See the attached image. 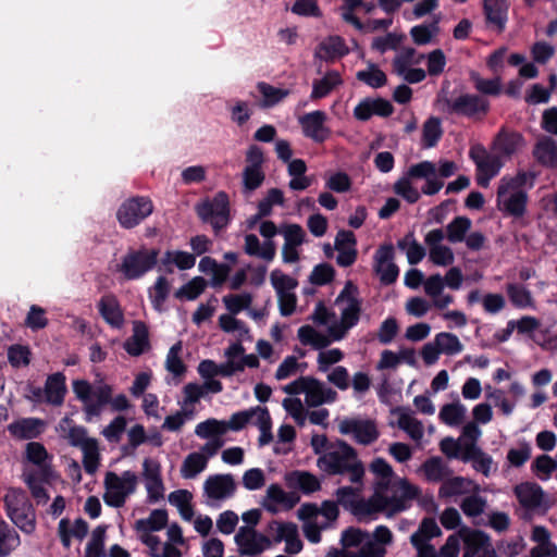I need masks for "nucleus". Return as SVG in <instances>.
I'll list each match as a JSON object with an SVG mask.
<instances>
[{
  "instance_id": "f257e3e1",
  "label": "nucleus",
  "mask_w": 557,
  "mask_h": 557,
  "mask_svg": "<svg viewBox=\"0 0 557 557\" xmlns=\"http://www.w3.org/2000/svg\"><path fill=\"white\" fill-rule=\"evenodd\" d=\"M443 111L450 115L467 117L473 121L483 120L491 110V102L479 94L461 92L455 97L440 99Z\"/></svg>"
},
{
  "instance_id": "f03ea898",
  "label": "nucleus",
  "mask_w": 557,
  "mask_h": 557,
  "mask_svg": "<svg viewBox=\"0 0 557 557\" xmlns=\"http://www.w3.org/2000/svg\"><path fill=\"white\" fill-rule=\"evenodd\" d=\"M72 386L76 398L84 404L86 422H91L94 418L101 414L113 393L112 386L109 384H100L94 388L86 380H75Z\"/></svg>"
},
{
  "instance_id": "7ed1b4c3",
  "label": "nucleus",
  "mask_w": 557,
  "mask_h": 557,
  "mask_svg": "<svg viewBox=\"0 0 557 557\" xmlns=\"http://www.w3.org/2000/svg\"><path fill=\"white\" fill-rule=\"evenodd\" d=\"M195 210L202 222L211 224L216 235L230 224V198L225 191L197 203Z\"/></svg>"
},
{
  "instance_id": "20e7f679",
  "label": "nucleus",
  "mask_w": 557,
  "mask_h": 557,
  "mask_svg": "<svg viewBox=\"0 0 557 557\" xmlns=\"http://www.w3.org/2000/svg\"><path fill=\"white\" fill-rule=\"evenodd\" d=\"M158 258L159 249L156 248L148 249L143 246L136 250L129 249L119 265V272L126 280H138L157 265Z\"/></svg>"
},
{
  "instance_id": "39448f33",
  "label": "nucleus",
  "mask_w": 557,
  "mask_h": 557,
  "mask_svg": "<svg viewBox=\"0 0 557 557\" xmlns=\"http://www.w3.org/2000/svg\"><path fill=\"white\" fill-rule=\"evenodd\" d=\"M154 209L147 196H132L125 199L116 210V220L122 228L132 230L144 222Z\"/></svg>"
},
{
  "instance_id": "423d86ee",
  "label": "nucleus",
  "mask_w": 557,
  "mask_h": 557,
  "mask_svg": "<svg viewBox=\"0 0 557 557\" xmlns=\"http://www.w3.org/2000/svg\"><path fill=\"white\" fill-rule=\"evenodd\" d=\"M338 450L324 454L319 458L318 465L329 474L347 473L349 465L357 459L356 449L343 440L337 441Z\"/></svg>"
},
{
  "instance_id": "0eeeda50",
  "label": "nucleus",
  "mask_w": 557,
  "mask_h": 557,
  "mask_svg": "<svg viewBox=\"0 0 557 557\" xmlns=\"http://www.w3.org/2000/svg\"><path fill=\"white\" fill-rule=\"evenodd\" d=\"M326 120L327 114L324 111L315 110L305 113L298 122L306 138L315 144H323L332 134L331 128L325 125Z\"/></svg>"
},
{
  "instance_id": "6e6552de",
  "label": "nucleus",
  "mask_w": 557,
  "mask_h": 557,
  "mask_svg": "<svg viewBox=\"0 0 557 557\" xmlns=\"http://www.w3.org/2000/svg\"><path fill=\"white\" fill-rule=\"evenodd\" d=\"M338 430L344 435L354 434L356 442L361 445H370L380 436L373 420L346 418L339 422Z\"/></svg>"
},
{
  "instance_id": "1a4fd4ad",
  "label": "nucleus",
  "mask_w": 557,
  "mask_h": 557,
  "mask_svg": "<svg viewBox=\"0 0 557 557\" xmlns=\"http://www.w3.org/2000/svg\"><path fill=\"white\" fill-rule=\"evenodd\" d=\"M394 247L392 244H385L379 247L374 255V270L383 285L394 284L399 275L398 267L393 262Z\"/></svg>"
},
{
  "instance_id": "9d476101",
  "label": "nucleus",
  "mask_w": 557,
  "mask_h": 557,
  "mask_svg": "<svg viewBox=\"0 0 557 557\" xmlns=\"http://www.w3.org/2000/svg\"><path fill=\"white\" fill-rule=\"evenodd\" d=\"M420 495V488L412 485L406 479H399L392 486V495H385L389 503L386 505V511L389 515L398 513L408 508L407 500L416 499Z\"/></svg>"
},
{
  "instance_id": "9b49d317",
  "label": "nucleus",
  "mask_w": 557,
  "mask_h": 557,
  "mask_svg": "<svg viewBox=\"0 0 557 557\" xmlns=\"http://www.w3.org/2000/svg\"><path fill=\"white\" fill-rule=\"evenodd\" d=\"M53 478L52 467L42 469L24 470L22 479L30 491L32 496L38 504L47 503L49 494L41 483H49Z\"/></svg>"
},
{
  "instance_id": "f8f14e48",
  "label": "nucleus",
  "mask_w": 557,
  "mask_h": 557,
  "mask_svg": "<svg viewBox=\"0 0 557 557\" xmlns=\"http://www.w3.org/2000/svg\"><path fill=\"white\" fill-rule=\"evenodd\" d=\"M284 236L282 259L284 263H295L299 260L297 248L305 242L306 233L299 224H286L281 228Z\"/></svg>"
},
{
  "instance_id": "ddd939ff",
  "label": "nucleus",
  "mask_w": 557,
  "mask_h": 557,
  "mask_svg": "<svg viewBox=\"0 0 557 557\" xmlns=\"http://www.w3.org/2000/svg\"><path fill=\"white\" fill-rule=\"evenodd\" d=\"M444 239V232L442 228L430 231L424 238L425 244L430 248V260L441 267H447L455 260L453 250L441 242Z\"/></svg>"
},
{
  "instance_id": "4468645a",
  "label": "nucleus",
  "mask_w": 557,
  "mask_h": 557,
  "mask_svg": "<svg viewBox=\"0 0 557 557\" xmlns=\"http://www.w3.org/2000/svg\"><path fill=\"white\" fill-rule=\"evenodd\" d=\"M205 493L212 499H224L234 495L236 483L232 474L210 475L203 484Z\"/></svg>"
},
{
  "instance_id": "2eb2a0df",
  "label": "nucleus",
  "mask_w": 557,
  "mask_h": 557,
  "mask_svg": "<svg viewBox=\"0 0 557 557\" xmlns=\"http://www.w3.org/2000/svg\"><path fill=\"white\" fill-rule=\"evenodd\" d=\"M46 422L39 418H21L8 425L10 435L16 440H34L45 431Z\"/></svg>"
},
{
  "instance_id": "dca6fc26",
  "label": "nucleus",
  "mask_w": 557,
  "mask_h": 557,
  "mask_svg": "<svg viewBox=\"0 0 557 557\" xmlns=\"http://www.w3.org/2000/svg\"><path fill=\"white\" fill-rule=\"evenodd\" d=\"M102 319L112 327L121 329L124 324V313L115 295H103L98 302Z\"/></svg>"
},
{
  "instance_id": "f3484780",
  "label": "nucleus",
  "mask_w": 557,
  "mask_h": 557,
  "mask_svg": "<svg viewBox=\"0 0 557 557\" xmlns=\"http://www.w3.org/2000/svg\"><path fill=\"white\" fill-rule=\"evenodd\" d=\"M150 348L148 326L143 321H134L133 335L124 343V349L133 357L143 355Z\"/></svg>"
},
{
  "instance_id": "a211bd4d",
  "label": "nucleus",
  "mask_w": 557,
  "mask_h": 557,
  "mask_svg": "<svg viewBox=\"0 0 557 557\" xmlns=\"http://www.w3.org/2000/svg\"><path fill=\"white\" fill-rule=\"evenodd\" d=\"M509 4L506 0H483V11L487 24L493 25L498 33L505 30L508 20Z\"/></svg>"
},
{
  "instance_id": "6ab92c4d",
  "label": "nucleus",
  "mask_w": 557,
  "mask_h": 557,
  "mask_svg": "<svg viewBox=\"0 0 557 557\" xmlns=\"http://www.w3.org/2000/svg\"><path fill=\"white\" fill-rule=\"evenodd\" d=\"M361 314V300L357 297H349V304L342 311L341 326L330 329L334 339H341L344 333L357 325Z\"/></svg>"
},
{
  "instance_id": "aec40b11",
  "label": "nucleus",
  "mask_w": 557,
  "mask_h": 557,
  "mask_svg": "<svg viewBox=\"0 0 557 557\" xmlns=\"http://www.w3.org/2000/svg\"><path fill=\"white\" fill-rule=\"evenodd\" d=\"M88 523L83 518L76 519L73 528H70V520L67 518L61 519L58 525V534L62 546L65 549H70L72 545L71 537L73 536L82 541L88 534Z\"/></svg>"
},
{
  "instance_id": "412c9836",
  "label": "nucleus",
  "mask_w": 557,
  "mask_h": 557,
  "mask_svg": "<svg viewBox=\"0 0 557 557\" xmlns=\"http://www.w3.org/2000/svg\"><path fill=\"white\" fill-rule=\"evenodd\" d=\"M515 495L523 508L533 510L541 506L544 492L539 484L525 482L515 487Z\"/></svg>"
},
{
  "instance_id": "4be33fe9",
  "label": "nucleus",
  "mask_w": 557,
  "mask_h": 557,
  "mask_svg": "<svg viewBox=\"0 0 557 557\" xmlns=\"http://www.w3.org/2000/svg\"><path fill=\"white\" fill-rule=\"evenodd\" d=\"M244 251L250 257H258L270 262L275 258L276 245L273 240H264L261 244L257 235L247 234L245 236Z\"/></svg>"
},
{
  "instance_id": "5701e85b",
  "label": "nucleus",
  "mask_w": 557,
  "mask_h": 557,
  "mask_svg": "<svg viewBox=\"0 0 557 557\" xmlns=\"http://www.w3.org/2000/svg\"><path fill=\"white\" fill-rule=\"evenodd\" d=\"M533 156L541 165L557 168V141L552 137L544 136L536 141Z\"/></svg>"
},
{
  "instance_id": "b1692460",
  "label": "nucleus",
  "mask_w": 557,
  "mask_h": 557,
  "mask_svg": "<svg viewBox=\"0 0 557 557\" xmlns=\"http://www.w3.org/2000/svg\"><path fill=\"white\" fill-rule=\"evenodd\" d=\"M66 394L65 376L61 372L47 377L45 384V400L53 406H61Z\"/></svg>"
},
{
  "instance_id": "393cba45",
  "label": "nucleus",
  "mask_w": 557,
  "mask_h": 557,
  "mask_svg": "<svg viewBox=\"0 0 557 557\" xmlns=\"http://www.w3.org/2000/svg\"><path fill=\"white\" fill-rule=\"evenodd\" d=\"M388 503L389 499H386L385 495H377V497L368 502L358 497L356 502H354V505L349 511L359 520H361L362 518L371 516L375 512L386 511V505Z\"/></svg>"
},
{
  "instance_id": "a878e982",
  "label": "nucleus",
  "mask_w": 557,
  "mask_h": 557,
  "mask_svg": "<svg viewBox=\"0 0 557 557\" xmlns=\"http://www.w3.org/2000/svg\"><path fill=\"white\" fill-rule=\"evenodd\" d=\"M289 487L299 488L304 494H311L321 488L318 478L308 471H293L286 476Z\"/></svg>"
},
{
  "instance_id": "bb28decb",
  "label": "nucleus",
  "mask_w": 557,
  "mask_h": 557,
  "mask_svg": "<svg viewBox=\"0 0 557 557\" xmlns=\"http://www.w3.org/2000/svg\"><path fill=\"white\" fill-rule=\"evenodd\" d=\"M523 136L517 132L502 129L494 141L495 149L503 156H511L523 145Z\"/></svg>"
},
{
  "instance_id": "cd10ccee",
  "label": "nucleus",
  "mask_w": 557,
  "mask_h": 557,
  "mask_svg": "<svg viewBox=\"0 0 557 557\" xmlns=\"http://www.w3.org/2000/svg\"><path fill=\"white\" fill-rule=\"evenodd\" d=\"M168 524V511L165 509H153L147 519H139L135 522L134 529L139 533L160 531Z\"/></svg>"
},
{
  "instance_id": "c85d7f7f",
  "label": "nucleus",
  "mask_w": 557,
  "mask_h": 557,
  "mask_svg": "<svg viewBox=\"0 0 557 557\" xmlns=\"http://www.w3.org/2000/svg\"><path fill=\"white\" fill-rule=\"evenodd\" d=\"M285 541V552L294 555L302 549V542L298 537L297 525L293 522H286L280 528V533L276 534L275 542Z\"/></svg>"
},
{
  "instance_id": "c756f323",
  "label": "nucleus",
  "mask_w": 557,
  "mask_h": 557,
  "mask_svg": "<svg viewBox=\"0 0 557 557\" xmlns=\"http://www.w3.org/2000/svg\"><path fill=\"white\" fill-rule=\"evenodd\" d=\"M342 84L341 76L335 71H329L323 78L315 79L312 84L311 100L326 97L336 86Z\"/></svg>"
},
{
  "instance_id": "7c9ffc66",
  "label": "nucleus",
  "mask_w": 557,
  "mask_h": 557,
  "mask_svg": "<svg viewBox=\"0 0 557 557\" xmlns=\"http://www.w3.org/2000/svg\"><path fill=\"white\" fill-rule=\"evenodd\" d=\"M471 225L472 222L468 216L459 215L454 218L446 226L447 240L451 244L463 242Z\"/></svg>"
},
{
  "instance_id": "2f4dec72",
  "label": "nucleus",
  "mask_w": 557,
  "mask_h": 557,
  "mask_svg": "<svg viewBox=\"0 0 557 557\" xmlns=\"http://www.w3.org/2000/svg\"><path fill=\"white\" fill-rule=\"evenodd\" d=\"M471 82L474 85L475 90L479 95L486 98V96L497 97L502 94V78L496 76L487 79L482 78L479 73L472 72L470 74Z\"/></svg>"
},
{
  "instance_id": "473e14b6",
  "label": "nucleus",
  "mask_w": 557,
  "mask_h": 557,
  "mask_svg": "<svg viewBox=\"0 0 557 557\" xmlns=\"http://www.w3.org/2000/svg\"><path fill=\"white\" fill-rule=\"evenodd\" d=\"M21 544L18 533L0 520V557H8Z\"/></svg>"
},
{
  "instance_id": "72a5a7b5",
  "label": "nucleus",
  "mask_w": 557,
  "mask_h": 557,
  "mask_svg": "<svg viewBox=\"0 0 557 557\" xmlns=\"http://www.w3.org/2000/svg\"><path fill=\"white\" fill-rule=\"evenodd\" d=\"M33 505L25 491L11 487L3 497V507L7 516Z\"/></svg>"
},
{
  "instance_id": "f704fd0d",
  "label": "nucleus",
  "mask_w": 557,
  "mask_h": 557,
  "mask_svg": "<svg viewBox=\"0 0 557 557\" xmlns=\"http://www.w3.org/2000/svg\"><path fill=\"white\" fill-rule=\"evenodd\" d=\"M208 457L201 453H190L183 461L181 474L185 479H194L206 469Z\"/></svg>"
},
{
  "instance_id": "c9c22d12",
  "label": "nucleus",
  "mask_w": 557,
  "mask_h": 557,
  "mask_svg": "<svg viewBox=\"0 0 557 557\" xmlns=\"http://www.w3.org/2000/svg\"><path fill=\"white\" fill-rule=\"evenodd\" d=\"M440 17L434 18L430 24H421L411 27L410 36L412 41L418 46L428 45L432 38L440 32Z\"/></svg>"
},
{
  "instance_id": "e433bc0d",
  "label": "nucleus",
  "mask_w": 557,
  "mask_h": 557,
  "mask_svg": "<svg viewBox=\"0 0 557 557\" xmlns=\"http://www.w3.org/2000/svg\"><path fill=\"white\" fill-rule=\"evenodd\" d=\"M8 517L13 524L26 534H32L36 529V516L33 505L28 506V508L25 507L24 509L12 512Z\"/></svg>"
},
{
  "instance_id": "4c0bfd02",
  "label": "nucleus",
  "mask_w": 557,
  "mask_h": 557,
  "mask_svg": "<svg viewBox=\"0 0 557 557\" xmlns=\"http://www.w3.org/2000/svg\"><path fill=\"white\" fill-rule=\"evenodd\" d=\"M108 527L98 525L91 533V539L86 545L84 557H107L104 553L106 533Z\"/></svg>"
},
{
  "instance_id": "58836bf2",
  "label": "nucleus",
  "mask_w": 557,
  "mask_h": 557,
  "mask_svg": "<svg viewBox=\"0 0 557 557\" xmlns=\"http://www.w3.org/2000/svg\"><path fill=\"white\" fill-rule=\"evenodd\" d=\"M443 136L441 120L435 116L429 117L422 127V146L424 148H433L437 145Z\"/></svg>"
},
{
  "instance_id": "ea45409f",
  "label": "nucleus",
  "mask_w": 557,
  "mask_h": 557,
  "mask_svg": "<svg viewBox=\"0 0 557 557\" xmlns=\"http://www.w3.org/2000/svg\"><path fill=\"white\" fill-rule=\"evenodd\" d=\"M258 91L262 95V107L272 108L280 103L289 95L288 89H282L274 87L265 82H259L257 84Z\"/></svg>"
},
{
  "instance_id": "a19ab883",
  "label": "nucleus",
  "mask_w": 557,
  "mask_h": 557,
  "mask_svg": "<svg viewBox=\"0 0 557 557\" xmlns=\"http://www.w3.org/2000/svg\"><path fill=\"white\" fill-rule=\"evenodd\" d=\"M506 292L510 302L516 308H528L533 306V298L531 292L523 285L509 283L506 286Z\"/></svg>"
},
{
  "instance_id": "79ce46f5",
  "label": "nucleus",
  "mask_w": 557,
  "mask_h": 557,
  "mask_svg": "<svg viewBox=\"0 0 557 557\" xmlns=\"http://www.w3.org/2000/svg\"><path fill=\"white\" fill-rule=\"evenodd\" d=\"M356 77L375 89L385 86L387 83L386 74L374 63H371L367 70L358 71Z\"/></svg>"
},
{
  "instance_id": "37998d69",
  "label": "nucleus",
  "mask_w": 557,
  "mask_h": 557,
  "mask_svg": "<svg viewBox=\"0 0 557 557\" xmlns=\"http://www.w3.org/2000/svg\"><path fill=\"white\" fill-rule=\"evenodd\" d=\"M208 282L202 276H195L175 292L178 299L195 300L206 289Z\"/></svg>"
},
{
  "instance_id": "c03bdc74",
  "label": "nucleus",
  "mask_w": 557,
  "mask_h": 557,
  "mask_svg": "<svg viewBox=\"0 0 557 557\" xmlns=\"http://www.w3.org/2000/svg\"><path fill=\"white\" fill-rule=\"evenodd\" d=\"M422 471L429 482H441L448 473V469L441 457H431L422 465Z\"/></svg>"
},
{
  "instance_id": "a18cd8bd",
  "label": "nucleus",
  "mask_w": 557,
  "mask_h": 557,
  "mask_svg": "<svg viewBox=\"0 0 557 557\" xmlns=\"http://www.w3.org/2000/svg\"><path fill=\"white\" fill-rule=\"evenodd\" d=\"M61 437L66 440L70 446L79 449H83L87 447V445L97 442V438L88 436V430L83 425L72 426Z\"/></svg>"
},
{
  "instance_id": "49530a36",
  "label": "nucleus",
  "mask_w": 557,
  "mask_h": 557,
  "mask_svg": "<svg viewBox=\"0 0 557 557\" xmlns=\"http://www.w3.org/2000/svg\"><path fill=\"white\" fill-rule=\"evenodd\" d=\"M466 414V407L459 401L444 405L440 410V419L447 425L460 424Z\"/></svg>"
},
{
  "instance_id": "de8ad7c7",
  "label": "nucleus",
  "mask_w": 557,
  "mask_h": 557,
  "mask_svg": "<svg viewBox=\"0 0 557 557\" xmlns=\"http://www.w3.org/2000/svg\"><path fill=\"white\" fill-rule=\"evenodd\" d=\"M320 51L325 53V59L342 58L348 53L345 40L339 36H330L319 45Z\"/></svg>"
},
{
  "instance_id": "09e8293b",
  "label": "nucleus",
  "mask_w": 557,
  "mask_h": 557,
  "mask_svg": "<svg viewBox=\"0 0 557 557\" xmlns=\"http://www.w3.org/2000/svg\"><path fill=\"white\" fill-rule=\"evenodd\" d=\"M482 157L476 156L474 150L471 149L470 157L474 161L476 169L480 173H485L490 177L495 176L500 168V163L496 158H491L486 154L485 149H481Z\"/></svg>"
},
{
  "instance_id": "8fccbe9b",
  "label": "nucleus",
  "mask_w": 557,
  "mask_h": 557,
  "mask_svg": "<svg viewBox=\"0 0 557 557\" xmlns=\"http://www.w3.org/2000/svg\"><path fill=\"white\" fill-rule=\"evenodd\" d=\"M459 534L463 539L465 545L475 548L478 552L490 545L488 535L481 530H471L468 527H462L459 530Z\"/></svg>"
},
{
  "instance_id": "3c124183",
  "label": "nucleus",
  "mask_w": 557,
  "mask_h": 557,
  "mask_svg": "<svg viewBox=\"0 0 557 557\" xmlns=\"http://www.w3.org/2000/svg\"><path fill=\"white\" fill-rule=\"evenodd\" d=\"M398 410L400 411L398 418V426L404 430L412 440H421L423 436L422 423L411 417L410 413L404 411V409L399 408Z\"/></svg>"
},
{
  "instance_id": "603ef678",
  "label": "nucleus",
  "mask_w": 557,
  "mask_h": 557,
  "mask_svg": "<svg viewBox=\"0 0 557 557\" xmlns=\"http://www.w3.org/2000/svg\"><path fill=\"white\" fill-rule=\"evenodd\" d=\"M222 420L214 418L207 419L196 425L195 434L201 438H214L221 437L225 434V428H223Z\"/></svg>"
},
{
  "instance_id": "864d4df0",
  "label": "nucleus",
  "mask_w": 557,
  "mask_h": 557,
  "mask_svg": "<svg viewBox=\"0 0 557 557\" xmlns=\"http://www.w3.org/2000/svg\"><path fill=\"white\" fill-rule=\"evenodd\" d=\"M270 280L277 295L292 293V290L298 286L296 278L290 277L278 269L271 272Z\"/></svg>"
},
{
  "instance_id": "5fc2aeb1",
  "label": "nucleus",
  "mask_w": 557,
  "mask_h": 557,
  "mask_svg": "<svg viewBox=\"0 0 557 557\" xmlns=\"http://www.w3.org/2000/svg\"><path fill=\"white\" fill-rule=\"evenodd\" d=\"M30 357L32 351L28 346L14 344L8 348V360L13 368L28 366Z\"/></svg>"
},
{
  "instance_id": "6e6d98bb",
  "label": "nucleus",
  "mask_w": 557,
  "mask_h": 557,
  "mask_svg": "<svg viewBox=\"0 0 557 557\" xmlns=\"http://www.w3.org/2000/svg\"><path fill=\"white\" fill-rule=\"evenodd\" d=\"M416 49L411 47H406L398 53L393 60V71L397 75H403L408 66L412 63H419L424 55L421 54L418 60H414Z\"/></svg>"
},
{
  "instance_id": "4d7b16f0",
  "label": "nucleus",
  "mask_w": 557,
  "mask_h": 557,
  "mask_svg": "<svg viewBox=\"0 0 557 557\" xmlns=\"http://www.w3.org/2000/svg\"><path fill=\"white\" fill-rule=\"evenodd\" d=\"M404 39V34L387 33L385 36L374 38L371 48L383 54L387 50H397Z\"/></svg>"
},
{
  "instance_id": "13d9d810",
  "label": "nucleus",
  "mask_w": 557,
  "mask_h": 557,
  "mask_svg": "<svg viewBox=\"0 0 557 557\" xmlns=\"http://www.w3.org/2000/svg\"><path fill=\"white\" fill-rule=\"evenodd\" d=\"M528 196L524 191L518 190L510 195L505 201V211L516 218L522 216L525 212Z\"/></svg>"
},
{
  "instance_id": "bf43d9fd",
  "label": "nucleus",
  "mask_w": 557,
  "mask_h": 557,
  "mask_svg": "<svg viewBox=\"0 0 557 557\" xmlns=\"http://www.w3.org/2000/svg\"><path fill=\"white\" fill-rule=\"evenodd\" d=\"M182 343L174 344L166 356L165 367L169 372L175 376H181L186 372V366L180 357Z\"/></svg>"
},
{
  "instance_id": "052dcab7",
  "label": "nucleus",
  "mask_w": 557,
  "mask_h": 557,
  "mask_svg": "<svg viewBox=\"0 0 557 557\" xmlns=\"http://www.w3.org/2000/svg\"><path fill=\"white\" fill-rule=\"evenodd\" d=\"M436 345H438L442 352L446 355H456L463 348L457 335L453 333L442 332L435 336Z\"/></svg>"
},
{
  "instance_id": "680f3d73",
  "label": "nucleus",
  "mask_w": 557,
  "mask_h": 557,
  "mask_svg": "<svg viewBox=\"0 0 557 557\" xmlns=\"http://www.w3.org/2000/svg\"><path fill=\"white\" fill-rule=\"evenodd\" d=\"M225 308L232 313L237 314L240 311L248 309L252 302V296L249 293L239 295L228 294L223 297Z\"/></svg>"
},
{
  "instance_id": "e2e57ef3",
  "label": "nucleus",
  "mask_w": 557,
  "mask_h": 557,
  "mask_svg": "<svg viewBox=\"0 0 557 557\" xmlns=\"http://www.w3.org/2000/svg\"><path fill=\"white\" fill-rule=\"evenodd\" d=\"M335 277V269L330 263L323 262L317 264L309 276L311 284L324 286L331 283Z\"/></svg>"
},
{
  "instance_id": "0e129e2a",
  "label": "nucleus",
  "mask_w": 557,
  "mask_h": 557,
  "mask_svg": "<svg viewBox=\"0 0 557 557\" xmlns=\"http://www.w3.org/2000/svg\"><path fill=\"white\" fill-rule=\"evenodd\" d=\"M83 453V466L88 474H94L100 465V453L98 441L81 449Z\"/></svg>"
},
{
  "instance_id": "69168bd1",
  "label": "nucleus",
  "mask_w": 557,
  "mask_h": 557,
  "mask_svg": "<svg viewBox=\"0 0 557 557\" xmlns=\"http://www.w3.org/2000/svg\"><path fill=\"white\" fill-rule=\"evenodd\" d=\"M26 458L29 462L36 465L37 469H42L44 467H51L46 462L48 458V451L46 447L38 442H29L26 445Z\"/></svg>"
},
{
  "instance_id": "338daca9",
  "label": "nucleus",
  "mask_w": 557,
  "mask_h": 557,
  "mask_svg": "<svg viewBox=\"0 0 557 557\" xmlns=\"http://www.w3.org/2000/svg\"><path fill=\"white\" fill-rule=\"evenodd\" d=\"M466 482L467 480L462 476H454L447 480H443V483L438 490L440 497L447 498L466 493Z\"/></svg>"
},
{
  "instance_id": "774afa93",
  "label": "nucleus",
  "mask_w": 557,
  "mask_h": 557,
  "mask_svg": "<svg viewBox=\"0 0 557 557\" xmlns=\"http://www.w3.org/2000/svg\"><path fill=\"white\" fill-rule=\"evenodd\" d=\"M271 544V540L267 535L256 531V535L250 537V541L246 547L239 548L238 550L243 556H255L261 554L263 550L270 547Z\"/></svg>"
}]
</instances>
